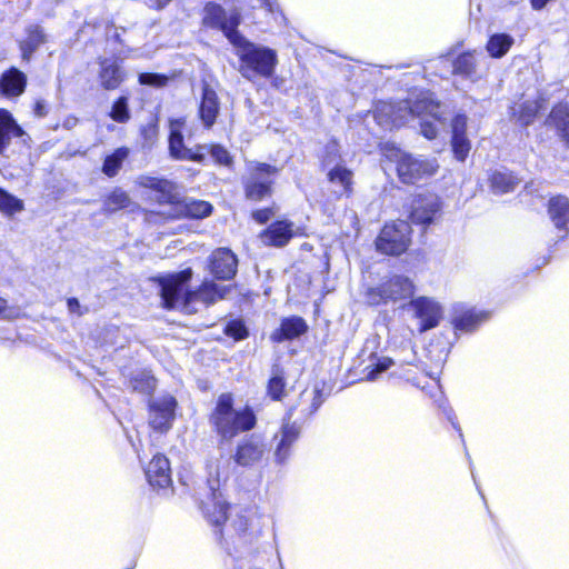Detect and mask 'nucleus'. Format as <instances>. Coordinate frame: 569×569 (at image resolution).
<instances>
[{
    "mask_svg": "<svg viewBox=\"0 0 569 569\" xmlns=\"http://www.w3.org/2000/svg\"><path fill=\"white\" fill-rule=\"evenodd\" d=\"M191 277L192 270L187 268L160 280V295L164 308L192 313L196 311V302L211 305L222 299L229 291L226 286H218L211 280H204L198 290L188 291L186 288Z\"/></svg>",
    "mask_w": 569,
    "mask_h": 569,
    "instance_id": "nucleus-1",
    "label": "nucleus"
},
{
    "mask_svg": "<svg viewBox=\"0 0 569 569\" xmlns=\"http://www.w3.org/2000/svg\"><path fill=\"white\" fill-rule=\"evenodd\" d=\"M140 187L154 192V200L160 204H171L168 216L171 218L202 219L211 214L212 206L203 200L186 199L179 201L176 193V184L169 180L150 176H140L137 179Z\"/></svg>",
    "mask_w": 569,
    "mask_h": 569,
    "instance_id": "nucleus-2",
    "label": "nucleus"
},
{
    "mask_svg": "<svg viewBox=\"0 0 569 569\" xmlns=\"http://www.w3.org/2000/svg\"><path fill=\"white\" fill-rule=\"evenodd\" d=\"M209 422L221 441H231L238 433L254 428L257 419L253 411L246 407L237 410L233 408V398L230 393L219 396L212 410Z\"/></svg>",
    "mask_w": 569,
    "mask_h": 569,
    "instance_id": "nucleus-3",
    "label": "nucleus"
},
{
    "mask_svg": "<svg viewBox=\"0 0 569 569\" xmlns=\"http://www.w3.org/2000/svg\"><path fill=\"white\" fill-rule=\"evenodd\" d=\"M232 46L240 60V73L248 80L256 77L270 78L278 63L273 49L256 44L242 34L234 36Z\"/></svg>",
    "mask_w": 569,
    "mask_h": 569,
    "instance_id": "nucleus-4",
    "label": "nucleus"
},
{
    "mask_svg": "<svg viewBox=\"0 0 569 569\" xmlns=\"http://www.w3.org/2000/svg\"><path fill=\"white\" fill-rule=\"evenodd\" d=\"M221 462H223L222 459H216L207 465L209 475L207 480L208 493L206 499H202L200 503L204 517L214 526H219L226 521L228 509L219 491L220 478L224 476V472L220 470Z\"/></svg>",
    "mask_w": 569,
    "mask_h": 569,
    "instance_id": "nucleus-5",
    "label": "nucleus"
},
{
    "mask_svg": "<svg viewBox=\"0 0 569 569\" xmlns=\"http://www.w3.org/2000/svg\"><path fill=\"white\" fill-rule=\"evenodd\" d=\"M390 158L397 163L399 179L407 184L432 177L439 168L436 159L417 158L400 150H392Z\"/></svg>",
    "mask_w": 569,
    "mask_h": 569,
    "instance_id": "nucleus-6",
    "label": "nucleus"
},
{
    "mask_svg": "<svg viewBox=\"0 0 569 569\" xmlns=\"http://www.w3.org/2000/svg\"><path fill=\"white\" fill-rule=\"evenodd\" d=\"M280 168L264 162L252 161L248 164V174L243 178L247 199L260 201L272 193L273 177Z\"/></svg>",
    "mask_w": 569,
    "mask_h": 569,
    "instance_id": "nucleus-7",
    "label": "nucleus"
},
{
    "mask_svg": "<svg viewBox=\"0 0 569 569\" xmlns=\"http://www.w3.org/2000/svg\"><path fill=\"white\" fill-rule=\"evenodd\" d=\"M413 290L415 286L409 278L396 274L378 287L368 288L366 299L369 305L378 306L411 298Z\"/></svg>",
    "mask_w": 569,
    "mask_h": 569,
    "instance_id": "nucleus-8",
    "label": "nucleus"
},
{
    "mask_svg": "<svg viewBox=\"0 0 569 569\" xmlns=\"http://www.w3.org/2000/svg\"><path fill=\"white\" fill-rule=\"evenodd\" d=\"M241 22V13L238 9L227 12L221 6L209 2L203 8L202 23L212 29H219L232 44L234 36H240L238 27Z\"/></svg>",
    "mask_w": 569,
    "mask_h": 569,
    "instance_id": "nucleus-9",
    "label": "nucleus"
},
{
    "mask_svg": "<svg viewBox=\"0 0 569 569\" xmlns=\"http://www.w3.org/2000/svg\"><path fill=\"white\" fill-rule=\"evenodd\" d=\"M409 243L410 226L408 222L399 220L383 227L376 241V247L382 253L399 256L407 250Z\"/></svg>",
    "mask_w": 569,
    "mask_h": 569,
    "instance_id": "nucleus-10",
    "label": "nucleus"
},
{
    "mask_svg": "<svg viewBox=\"0 0 569 569\" xmlns=\"http://www.w3.org/2000/svg\"><path fill=\"white\" fill-rule=\"evenodd\" d=\"M268 452L264 438L252 433L243 437L232 455L233 461L241 467H251L260 462Z\"/></svg>",
    "mask_w": 569,
    "mask_h": 569,
    "instance_id": "nucleus-11",
    "label": "nucleus"
},
{
    "mask_svg": "<svg viewBox=\"0 0 569 569\" xmlns=\"http://www.w3.org/2000/svg\"><path fill=\"white\" fill-rule=\"evenodd\" d=\"M177 401L170 395L159 396L149 402V425L157 431H168L176 416Z\"/></svg>",
    "mask_w": 569,
    "mask_h": 569,
    "instance_id": "nucleus-12",
    "label": "nucleus"
},
{
    "mask_svg": "<svg viewBox=\"0 0 569 569\" xmlns=\"http://www.w3.org/2000/svg\"><path fill=\"white\" fill-rule=\"evenodd\" d=\"M410 307L415 316L421 320L420 332H425L437 327L442 317L441 306L433 299L419 297L410 301Z\"/></svg>",
    "mask_w": 569,
    "mask_h": 569,
    "instance_id": "nucleus-13",
    "label": "nucleus"
},
{
    "mask_svg": "<svg viewBox=\"0 0 569 569\" xmlns=\"http://www.w3.org/2000/svg\"><path fill=\"white\" fill-rule=\"evenodd\" d=\"M238 259L228 248H218L210 256V272L219 280H230L237 273Z\"/></svg>",
    "mask_w": 569,
    "mask_h": 569,
    "instance_id": "nucleus-14",
    "label": "nucleus"
},
{
    "mask_svg": "<svg viewBox=\"0 0 569 569\" xmlns=\"http://www.w3.org/2000/svg\"><path fill=\"white\" fill-rule=\"evenodd\" d=\"M439 104L435 101L429 92L420 93L412 102L409 100L399 102L398 111H403L408 116V120L415 117L430 116L438 121Z\"/></svg>",
    "mask_w": 569,
    "mask_h": 569,
    "instance_id": "nucleus-15",
    "label": "nucleus"
},
{
    "mask_svg": "<svg viewBox=\"0 0 569 569\" xmlns=\"http://www.w3.org/2000/svg\"><path fill=\"white\" fill-rule=\"evenodd\" d=\"M440 210V200L436 194H419L412 203L411 219L418 224H430Z\"/></svg>",
    "mask_w": 569,
    "mask_h": 569,
    "instance_id": "nucleus-16",
    "label": "nucleus"
},
{
    "mask_svg": "<svg viewBox=\"0 0 569 569\" xmlns=\"http://www.w3.org/2000/svg\"><path fill=\"white\" fill-rule=\"evenodd\" d=\"M182 122L180 120H172L170 122V138H169V150L170 156L177 160H192L201 162L204 156L199 152H193L183 144V137L180 131Z\"/></svg>",
    "mask_w": 569,
    "mask_h": 569,
    "instance_id": "nucleus-17",
    "label": "nucleus"
},
{
    "mask_svg": "<svg viewBox=\"0 0 569 569\" xmlns=\"http://www.w3.org/2000/svg\"><path fill=\"white\" fill-rule=\"evenodd\" d=\"M13 138H22L26 142L29 136L8 110L0 109V154L9 148Z\"/></svg>",
    "mask_w": 569,
    "mask_h": 569,
    "instance_id": "nucleus-18",
    "label": "nucleus"
},
{
    "mask_svg": "<svg viewBox=\"0 0 569 569\" xmlns=\"http://www.w3.org/2000/svg\"><path fill=\"white\" fill-rule=\"evenodd\" d=\"M292 417V409L289 410L287 419L288 422L283 423L280 432V440L274 450V460L278 463H283L290 456V448L297 441L300 435V426L296 422L290 423Z\"/></svg>",
    "mask_w": 569,
    "mask_h": 569,
    "instance_id": "nucleus-19",
    "label": "nucleus"
},
{
    "mask_svg": "<svg viewBox=\"0 0 569 569\" xmlns=\"http://www.w3.org/2000/svg\"><path fill=\"white\" fill-rule=\"evenodd\" d=\"M292 417V409L289 410L287 419L288 422L283 423L280 432V440L274 450V460L278 463H283L290 456V448L297 441L300 435V426L296 422L290 423Z\"/></svg>",
    "mask_w": 569,
    "mask_h": 569,
    "instance_id": "nucleus-20",
    "label": "nucleus"
},
{
    "mask_svg": "<svg viewBox=\"0 0 569 569\" xmlns=\"http://www.w3.org/2000/svg\"><path fill=\"white\" fill-rule=\"evenodd\" d=\"M146 476L152 487H169L171 485L169 460L162 455H156L146 469Z\"/></svg>",
    "mask_w": 569,
    "mask_h": 569,
    "instance_id": "nucleus-21",
    "label": "nucleus"
},
{
    "mask_svg": "<svg viewBox=\"0 0 569 569\" xmlns=\"http://www.w3.org/2000/svg\"><path fill=\"white\" fill-rule=\"evenodd\" d=\"M399 102H379L373 110V117L379 126L389 128L392 126H402L408 122V116L403 111H398Z\"/></svg>",
    "mask_w": 569,
    "mask_h": 569,
    "instance_id": "nucleus-22",
    "label": "nucleus"
},
{
    "mask_svg": "<svg viewBox=\"0 0 569 569\" xmlns=\"http://www.w3.org/2000/svg\"><path fill=\"white\" fill-rule=\"evenodd\" d=\"M220 103L216 91L204 83L202 87V97L199 108V114L204 127L210 128L219 114Z\"/></svg>",
    "mask_w": 569,
    "mask_h": 569,
    "instance_id": "nucleus-23",
    "label": "nucleus"
},
{
    "mask_svg": "<svg viewBox=\"0 0 569 569\" xmlns=\"http://www.w3.org/2000/svg\"><path fill=\"white\" fill-rule=\"evenodd\" d=\"M488 313L476 312L473 309H467L463 306H456L452 322L459 331L471 332L487 320Z\"/></svg>",
    "mask_w": 569,
    "mask_h": 569,
    "instance_id": "nucleus-24",
    "label": "nucleus"
},
{
    "mask_svg": "<svg viewBox=\"0 0 569 569\" xmlns=\"http://www.w3.org/2000/svg\"><path fill=\"white\" fill-rule=\"evenodd\" d=\"M292 223L281 220L271 223L267 230L261 233V240L266 244L282 247L292 238Z\"/></svg>",
    "mask_w": 569,
    "mask_h": 569,
    "instance_id": "nucleus-25",
    "label": "nucleus"
},
{
    "mask_svg": "<svg viewBox=\"0 0 569 569\" xmlns=\"http://www.w3.org/2000/svg\"><path fill=\"white\" fill-rule=\"evenodd\" d=\"M308 329L306 321L300 317H290L281 321L280 328L271 335L274 342L292 340L303 335Z\"/></svg>",
    "mask_w": 569,
    "mask_h": 569,
    "instance_id": "nucleus-26",
    "label": "nucleus"
},
{
    "mask_svg": "<svg viewBox=\"0 0 569 569\" xmlns=\"http://www.w3.org/2000/svg\"><path fill=\"white\" fill-rule=\"evenodd\" d=\"M548 213L551 221L558 229H569V200L566 197L557 196L548 202Z\"/></svg>",
    "mask_w": 569,
    "mask_h": 569,
    "instance_id": "nucleus-27",
    "label": "nucleus"
},
{
    "mask_svg": "<svg viewBox=\"0 0 569 569\" xmlns=\"http://www.w3.org/2000/svg\"><path fill=\"white\" fill-rule=\"evenodd\" d=\"M548 121L555 127L561 140L569 146V103L555 106Z\"/></svg>",
    "mask_w": 569,
    "mask_h": 569,
    "instance_id": "nucleus-28",
    "label": "nucleus"
},
{
    "mask_svg": "<svg viewBox=\"0 0 569 569\" xmlns=\"http://www.w3.org/2000/svg\"><path fill=\"white\" fill-rule=\"evenodd\" d=\"M27 38L20 42V50L23 60L29 61L36 50L46 42L47 37L43 29L38 24H30L26 29Z\"/></svg>",
    "mask_w": 569,
    "mask_h": 569,
    "instance_id": "nucleus-29",
    "label": "nucleus"
},
{
    "mask_svg": "<svg viewBox=\"0 0 569 569\" xmlns=\"http://www.w3.org/2000/svg\"><path fill=\"white\" fill-rule=\"evenodd\" d=\"M27 78L23 72L18 69H11L2 74L0 86L6 96H20L26 88Z\"/></svg>",
    "mask_w": 569,
    "mask_h": 569,
    "instance_id": "nucleus-30",
    "label": "nucleus"
},
{
    "mask_svg": "<svg viewBox=\"0 0 569 569\" xmlns=\"http://www.w3.org/2000/svg\"><path fill=\"white\" fill-rule=\"evenodd\" d=\"M124 73L116 61L104 60L101 63L100 81L106 90H113L120 86Z\"/></svg>",
    "mask_w": 569,
    "mask_h": 569,
    "instance_id": "nucleus-31",
    "label": "nucleus"
},
{
    "mask_svg": "<svg viewBox=\"0 0 569 569\" xmlns=\"http://www.w3.org/2000/svg\"><path fill=\"white\" fill-rule=\"evenodd\" d=\"M263 526L262 517L253 509L247 510L244 515L238 516L234 520V527L237 530L243 533L250 531V535L254 537L260 536Z\"/></svg>",
    "mask_w": 569,
    "mask_h": 569,
    "instance_id": "nucleus-32",
    "label": "nucleus"
},
{
    "mask_svg": "<svg viewBox=\"0 0 569 569\" xmlns=\"http://www.w3.org/2000/svg\"><path fill=\"white\" fill-rule=\"evenodd\" d=\"M519 180L509 172L496 171L490 177V186L496 194H503L515 190Z\"/></svg>",
    "mask_w": 569,
    "mask_h": 569,
    "instance_id": "nucleus-33",
    "label": "nucleus"
},
{
    "mask_svg": "<svg viewBox=\"0 0 569 569\" xmlns=\"http://www.w3.org/2000/svg\"><path fill=\"white\" fill-rule=\"evenodd\" d=\"M453 73L468 79L477 78V60L473 53L465 52L460 54L452 63Z\"/></svg>",
    "mask_w": 569,
    "mask_h": 569,
    "instance_id": "nucleus-34",
    "label": "nucleus"
},
{
    "mask_svg": "<svg viewBox=\"0 0 569 569\" xmlns=\"http://www.w3.org/2000/svg\"><path fill=\"white\" fill-rule=\"evenodd\" d=\"M352 172L340 163L328 168L327 177L329 181L339 184L342 188V192L347 194L351 193L352 190Z\"/></svg>",
    "mask_w": 569,
    "mask_h": 569,
    "instance_id": "nucleus-35",
    "label": "nucleus"
},
{
    "mask_svg": "<svg viewBox=\"0 0 569 569\" xmlns=\"http://www.w3.org/2000/svg\"><path fill=\"white\" fill-rule=\"evenodd\" d=\"M513 44V38L506 33H497L490 37L487 43V51L492 58L503 57L511 46Z\"/></svg>",
    "mask_w": 569,
    "mask_h": 569,
    "instance_id": "nucleus-36",
    "label": "nucleus"
},
{
    "mask_svg": "<svg viewBox=\"0 0 569 569\" xmlns=\"http://www.w3.org/2000/svg\"><path fill=\"white\" fill-rule=\"evenodd\" d=\"M268 395L272 400H281L286 396L284 371L279 366H273L271 378L268 382Z\"/></svg>",
    "mask_w": 569,
    "mask_h": 569,
    "instance_id": "nucleus-37",
    "label": "nucleus"
},
{
    "mask_svg": "<svg viewBox=\"0 0 569 569\" xmlns=\"http://www.w3.org/2000/svg\"><path fill=\"white\" fill-rule=\"evenodd\" d=\"M131 199L129 194L120 188H116L107 198L103 200L104 212H116L120 209L129 207Z\"/></svg>",
    "mask_w": 569,
    "mask_h": 569,
    "instance_id": "nucleus-38",
    "label": "nucleus"
},
{
    "mask_svg": "<svg viewBox=\"0 0 569 569\" xmlns=\"http://www.w3.org/2000/svg\"><path fill=\"white\" fill-rule=\"evenodd\" d=\"M129 156V149L128 148H118L112 154L108 156L102 166V172L108 177H114L121 166L122 162L127 159Z\"/></svg>",
    "mask_w": 569,
    "mask_h": 569,
    "instance_id": "nucleus-39",
    "label": "nucleus"
},
{
    "mask_svg": "<svg viewBox=\"0 0 569 569\" xmlns=\"http://www.w3.org/2000/svg\"><path fill=\"white\" fill-rule=\"evenodd\" d=\"M129 386L133 391L151 393L156 388V380L149 372L139 371L131 377Z\"/></svg>",
    "mask_w": 569,
    "mask_h": 569,
    "instance_id": "nucleus-40",
    "label": "nucleus"
},
{
    "mask_svg": "<svg viewBox=\"0 0 569 569\" xmlns=\"http://www.w3.org/2000/svg\"><path fill=\"white\" fill-rule=\"evenodd\" d=\"M22 210V200L0 188V211L7 216H12Z\"/></svg>",
    "mask_w": 569,
    "mask_h": 569,
    "instance_id": "nucleus-41",
    "label": "nucleus"
},
{
    "mask_svg": "<svg viewBox=\"0 0 569 569\" xmlns=\"http://www.w3.org/2000/svg\"><path fill=\"white\" fill-rule=\"evenodd\" d=\"M110 117L112 120L124 123L130 119V111L128 108V98L120 97L112 106Z\"/></svg>",
    "mask_w": 569,
    "mask_h": 569,
    "instance_id": "nucleus-42",
    "label": "nucleus"
},
{
    "mask_svg": "<svg viewBox=\"0 0 569 569\" xmlns=\"http://www.w3.org/2000/svg\"><path fill=\"white\" fill-rule=\"evenodd\" d=\"M538 110H539L538 102L526 101L520 106L518 120L521 122V124L528 126L533 121Z\"/></svg>",
    "mask_w": 569,
    "mask_h": 569,
    "instance_id": "nucleus-43",
    "label": "nucleus"
},
{
    "mask_svg": "<svg viewBox=\"0 0 569 569\" xmlns=\"http://www.w3.org/2000/svg\"><path fill=\"white\" fill-rule=\"evenodd\" d=\"M452 151L459 161H465L470 151V142L466 136H458L451 140Z\"/></svg>",
    "mask_w": 569,
    "mask_h": 569,
    "instance_id": "nucleus-44",
    "label": "nucleus"
},
{
    "mask_svg": "<svg viewBox=\"0 0 569 569\" xmlns=\"http://www.w3.org/2000/svg\"><path fill=\"white\" fill-rule=\"evenodd\" d=\"M224 333L232 337L234 340H242L248 336L247 328L240 320H232L228 322Z\"/></svg>",
    "mask_w": 569,
    "mask_h": 569,
    "instance_id": "nucleus-45",
    "label": "nucleus"
},
{
    "mask_svg": "<svg viewBox=\"0 0 569 569\" xmlns=\"http://www.w3.org/2000/svg\"><path fill=\"white\" fill-rule=\"evenodd\" d=\"M301 402H310L307 417L315 413L322 403L321 395L318 390L312 391L311 393L302 392L300 396Z\"/></svg>",
    "mask_w": 569,
    "mask_h": 569,
    "instance_id": "nucleus-46",
    "label": "nucleus"
},
{
    "mask_svg": "<svg viewBox=\"0 0 569 569\" xmlns=\"http://www.w3.org/2000/svg\"><path fill=\"white\" fill-rule=\"evenodd\" d=\"M340 160L339 148L335 141L329 142L326 146V154L323 156L322 164L325 168H330V166H336Z\"/></svg>",
    "mask_w": 569,
    "mask_h": 569,
    "instance_id": "nucleus-47",
    "label": "nucleus"
},
{
    "mask_svg": "<svg viewBox=\"0 0 569 569\" xmlns=\"http://www.w3.org/2000/svg\"><path fill=\"white\" fill-rule=\"evenodd\" d=\"M168 77L159 73H140L139 82L141 84L163 87L168 83Z\"/></svg>",
    "mask_w": 569,
    "mask_h": 569,
    "instance_id": "nucleus-48",
    "label": "nucleus"
},
{
    "mask_svg": "<svg viewBox=\"0 0 569 569\" xmlns=\"http://www.w3.org/2000/svg\"><path fill=\"white\" fill-rule=\"evenodd\" d=\"M210 153L212 158L220 164L229 166L232 162L229 152L221 146H212L210 148Z\"/></svg>",
    "mask_w": 569,
    "mask_h": 569,
    "instance_id": "nucleus-49",
    "label": "nucleus"
},
{
    "mask_svg": "<svg viewBox=\"0 0 569 569\" xmlns=\"http://www.w3.org/2000/svg\"><path fill=\"white\" fill-rule=\"evenodd\" d=\"M452 138H457L458 136H465V131L467 128V117L463 114H458L453 118L452 123Z\"/></svg>",
    "mask_w": 569,
    "mask_h": 569,
    "instance_id": "nucleus-50",
    "label": "nucleus"
},
{
    "mask_svg": "<svg viewBox=\"0 0 569 569\" xmlns=\"http://www.w3.org/2000/svg\"><path fill=\"white\" fill-rule=\"evenodd\" d=\"M392 360L389 358H385L378 362L375 369L370 370L367 375L368 380L377 379L378 373L386 371L392 365Z\"/></svg>",
    "mask_w": 569,
    "mask_h": 569,
    "instance_id": "nucleus-51",
    "label": "nucleus"
},
{
    "mask_svg": "<svg viewBox=\"0 0 569 569\" xmlns=\"http://www.w3.org/2000/svg\"><path fill=\"white\" fill-rule=\"evenodd\" d=\"M19 316V309L14 307H8L7 301L0 298V318L2 319H14Z\"/></svg>",
    "mask_w": 569,
    "mask_h": 569,
    "instance_id": "nucleus-52",
    "label": "nucleus"
},
{
    "mask_svg": "<svg viewBox=\"0 0 569 569\" xmlns=\"http://www.w3.org/2000/svg\"><path fill=\"white\" fill-rule=\"evenodd\" d=\"M421 133L429 140L436 138L438 128L435 121L423 120L421 123Z\"/></svg>",
    "mask_w": 569,
    "mask_h": 569,
    "instance_id": "nucleus-53",
    "label": "nucleus"
},
{
    "mask_svg": "<svg viewBox=\"0 0 569 569\" xmlns=\"http://www.w3.org/2000/svg\"><path fill=\"white\" fill-rule=\"evenodd\" d=\"M273 212L271 209H259L252 212V218L259 223H266L271 217Z\"/></svg>",
    "mask_w": 569,
    "mask_h": 569,
    "instance_id": "nucleus-54",
    "label": "nucleus"
},
{
    "mask_svg": "<svg viewBox=\"0 0 569 569\" xmlns=\"http://www.w3.org/2000/svg\"><path fill=\"white\" fill-rule=\"evenodd\" d=\"M33 112L37 117L42 118L47 114V104L42 100H38L34 103Z\"/></svg>",
    "mask_w": 569,
    "mask_h": 569,
    "instance_id": "nucleus-55",
    "label": "nucleus"
},
{
    "mask_svg": "<svg viewBox=\"0 0 569 569\" xmlns=\"http://www.w3.org/2000/svg\"><path fill=\"white\" fill-rule=\"evenodd\" d=\"M68 309L72 313H80V303L76 298H70L68 300Z\"/></svg>",
    "mask_w": 569,
    "mask_h": 569,
    "instance_id": "nucleus-56",
    "label": "nucleus"
},
{
    "mask_svg": "<svg viewBox=\"0 0 569 569\" xmlns=\"http://www.w3.org/2000/svg\"><path fill=\"white\" fill-rule=\"evenodd\" d=\"M261 6L264 7L268 11L273 12V6L271 0H260Z\"/></svg>",
    "mask_w": 569,
    "mask_h": 569,
    "instance_id": "nucleus-57",
    "label": "nucleus"
},
{
    "mask_svg": "<svg viewBox=\"0 0 569 569\" xmlns=\"http://www.w3.org/2000/svg\"><path fill=\"white\" fill-rule=\"evenodd\" d=\"M77 122V119H70L64 122V127L70 128L72 124Z\"/></svg>",
    "mask_w": 569,
    "mask_h": 569,
    "instance_id": "nucleus-58",
    "label": "nucleus"
},
{
    "mask_svg": "<svg viewBox=\"0 0 569 569\" xmlns=\"http://www.w3.org/2000/svg\"><path fill=\"white\" fill-rule=\"evenodd\" d=\"M450 420H452L451 418H449ZM453 428H456L459 432H461L459 426H457L453 421H451ZM460 437L462 438V433H460Z\"/></svg>",
    "mask_w": 569,
    "mask_h": 569,
    "instance_id": "nucleus-59",
    "label": "nucleus"
},
{
    "mask_svg": "<svg viewBox=\"0 0 569 569\" xmlns=\"http://www.w3.org/2000/svg\"><path fill=\"white\" fill-rule=\"evenodd\" d=\"M170 0H163V2H160L158 6V9H161L166 3H168Z\"/></svg>",
    "mask_w": 569,
    "mask_h": 569,
    "instance_id": "nucleus-60",
    "label": "nucleus"
}]
</instances>
